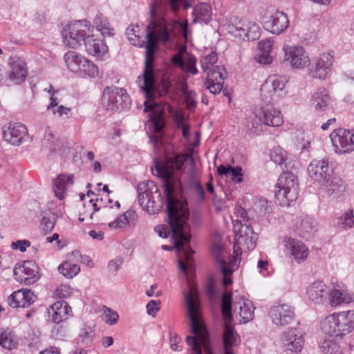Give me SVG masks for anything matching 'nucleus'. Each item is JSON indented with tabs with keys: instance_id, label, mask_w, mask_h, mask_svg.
<instances>
[{
	"instance_id": "obj_1",
	"label": "nucleus",
	"mask_w": 354,
	"mask_h": 354,
	"mask_svg": "<svg viewBox=\"0 0 354 354\" xmlns=\"http://www.w3.org/2000/svg\"><path fill=\"white\" fill-rule=\"evenodd\" d=\"M187 157L183 153L167 157L162 163L156 162L155 168L152 169V172L154 174L155 170L156 175L163 180L169 225V227L166 225H158L154 230L162 238H167L171 232L175 248L182 252L186 261L184 263L180 259L178 261L179 268L184 272L187 271V266H192L194 252L189 246L191 234L190 226L187 223L189 212L178 209L179 201L175 194L179 183L175 180L173 176L176 171L181 169Z\"/></svg>"
},
{
	"instance_id": "obj_2",
	"label": "nucleus",
	"mask_w": 354,
	"mask_h": 354,
	"mask_svg": "<svg viewBox=\"0 0 354 354\" xmlns=\"http://www.w3.org/2000/svg\"><path fill=\"white\" fill-rule=\"evenodd\" d=\"M172 29V25L163 19L151 20L146 27L147 44L145 45V70L142 74L144 85L141 88L147 98L151 97L156 84L153 64L155 54L158 50V43L169 42L171 39Z\"/></svg>"
},
{
	"instance_id": "obj_3",
	"label": "nucleus",
	"mask_w": 354,
	"mask_h": 354,
	"mask_svg": "<svg viewBox=\"0 0 354 354\" xmlns=\"http://www.w3.org/2000/svg\"><path fill=\"white\" fill-rule=\"evenodd\" d=\"M187 317L190 320L191 332L194 336H187L185 341L192 354H214L211 346L209 333L200 313V301L198 293L190 288L185 295Z\"/></svg>"
},
{
	"instance_id": "obj_4",
	"label": "nucleus",
	"mask_w": 354,
	"mask_h": 354,
	"mask_svg": "<svg viewBox=\"0 0 354 354\" xmlns=\"http://www.w3.org/2000/svg\"><path fill=\"white\" fill-rule=\"evenodd\" d=\"M236 213L239 216L243 218L244 223L239 220L234 221V232L236 233L234 245V261L235 263L237 261H241V255L243 250H253L255 248L256 241L258 239L257 234L254 233L252 226L247 223L248 222V216L246 210L239 207L236 209Z\"/></svg>"
},
{
	"instance_id": "obj_5",
	"label": "nucleus",
	"mask_w": 354,
	"mask_h": 354,
	"mask_svg": "<svg viewBox=\"0 0 354 354\" xmlns=\"http://www.w3.org/2000/svg\"><path fill=\"white\" fill-rule=\"evenodd\" d=\"M254 306L251 301L242 296L236 297L232 304V294L230 292L223 293L221 298V313L225 322L232 321V310L235 315L240 317V322L247 323L254 315Z\"/></svg>"
},
{
	"instance_id": "obj_6",
	"label": "nucleus",
	"mask_w": 354,
	"mask_h": 354,
	"mask_svg": "<svg viewBox=\"0 0 354 354\" xmlns=\"http://www.w3.org/2000/svg\"><path fill=\"white\" fill-rule=\"evenodd\" d=\"M322 331L332 337H342L354 329V310L342 311L327 316L322 322Z\"/></svg>"
},
{
	"instance_id": "obj_7",
	"label": "nucleus",
	"mask_w": 354,
	"mask_h": 354,
	"mask_svg": "<svg viewBox=\"0 0 354 354\" xmlns=\"http://www.w3.org/2000/svg\"><path fill=\"white\" fill-rule=\"evenodd\" d=\"M137 192L140 205L149 214H158L162 209L165 201L153 181L139 183Z\"/></svg>"
},
{
	"instance_id": "obj_8",
	"label": "nucleus",
	"mask_w": 354,
	"mask_h": 354,
	"mask_svg": "<svg viewBox=\"0 0 354 354\" xmlns=\"http://www.w3.org/2000/svg\"><path fill=\"white\" fill-rule=\"evenodd\" d=\"M275 199L281 206H290L299 196V184L297 176L290 171L283 172L278 178Z\"/></svg>"
},
{
	"instance_id": "obj_9",
	"label": "nucleus",
	"mask_w": 354,
	"mask_h": 354,
	"mask_svg": "<svg viewBox=\"0 0 354 354\" xmlns=\"http://www.w3.org/2000/svg\"><path fill=\"white\" fill-rule=\"evenodd\" d=\"M335 57L332 52H324L309 59L308 75L315 80H325L333 70Z\"/></svg>"
},
{
	"instance_id": "obj_10",
	"label": "nucleus",
	"mask_w": 354,
	"mask_h": 354,
	"mask_svg": "<svg viewBox=\"0 0 354 354\" xmlns=\"http://www.w3.org/2000/svg\"><path fill=\"white\" fill-rule=\"evenodd\" d=\"M91 26L87 20L76 21L62 30L64 42L72 48L79 47L91 34Z\"/></svg>"
},
{
	"instance_id": "obj_11",
	"label": "nucleus",
	"mask_w": 354,
	"mask_h": 354,
	"mask_svg": "<svg viewBox=\"0 0 354 354\" xmlns=\"http://www.w3.org/2000/svg\"><path fill=\"white\" fill-rule=\"evenodd\" d=\"M102 102L108 111L124 109L130 104V97L125 89L111 86L104 88Z\"/></svg>"
},
{
	"instance_id": "obj_12",
	"label": "nucleus",
	"mask_w": 354,
	"mask_h": 354,
	"mask_svg": "<svg viewBox=\"0 0 354 354\" xmlns=\"http://www.w3.org/2000/svg\"><path fill=\"white\" fill-rule=\"evenodd\" d=\"M285 82L279 77L270 76L261 85L260 91L263 103H275L286 95Z\"/></svg>"
},
{
	"instance_id": "obj_13",
	"label": "nucleus",
	"mask_w": 354,
	"mask_h": 354,
	"mask_svg": "<svg viewBox=\"0 0 354 354\" xmlns=\"http://www.w3.org/2000/svg\"><path fill=\"white\" fill-rule=\"evenodd\" d=\"M281 62L292 68L303 69L309 63V56L305 49L300 46L284 45Z\"/></svg>"
},
{
	"instance_id": "obj_14",
	"label": "nucleus",
	"mask_w": 354,
	"mask_h": 354,
	"mask_svg": "<svg viewBox=\"0 0 354 354\" xmlns=\"http://www.w3.org/2000/svg\"><path fill=\"white\" fill-rule=\"evenodd\" d=\"M330 138L337 154L350 153L354 151V133L345 129H337L330 133Z\"/></svg>"
},
{
	"instance_id": "obj_15",
	"label": "nucleus",
	"mask_w": 354,
	"mask_h": 354,
	"mask_svg": "<svg viewBox=\"0 0 354 354\" xmlns=\"http://www.w3.org/2000/svg\"><path fill=\"white\" fill-rule=\"evenodd\" d=\"M15 279L26 285L35 283L39 279V267L35 261H26L21 265L17 264L14 268Z\"/></svg>"
},
{
	"instance_id": "obj_16",
	"label": "nucleus",
	"mask_w": 354,
	"mask_h": 354,
	"mask_svg": "<svg viewBox=\"0 0 354 354\" xmlns=\"http://www.w3.org/2000/svg\"><path fill=\"white\" fill-rule=\"evenodd\" d=\"M274 103H263L255 112V116L260 122L270 127H279L283 122L281 111L273 106Z\"/></svg>"
},
{
	"instance_id": "obj_17",
	"label": "nucleus",
	"mask_w": 354,
	"mask_h": 354,
	"mask_svg": "<svg viewBox=\"0 0 354 354\" xmlns=\"http://www.w3.org/2000/svg\"><path fill=\"white\" fill-rule=\"evenodd\" d=\"M269 316L273 324L284 326L292 323L295 317V310L288 304H278L269 310Z\"/></svg>"
},
{
	"instance_id": "obj_18",
	"label": "nucleus",
	"mask_w": 354,
	"mask_h": 354,
	"mask_svg": "<svg viewBox=\"0 0 354 354\" xmlns=\"http://www.w3.org/2000/svg\"><path fill=\"white\" fill-rule=\"evenodd\" d=\"M259 27L255 24H249L242 19L228 26V32L234 37L255 40L259 37Z\"/></svg>"
},
{
	"instance_id": "obj_19",
	"label": "nucleus",
	"mask_w": 354,
	"mask_h": 354,
	"mask_svg": "<svg viewBox=\"0 0 354 354\" xmlns=\"http://www.w3.org/2000/svg\"><path fill=\"white\" fill-rule=\"evenodd\" d=\"M281 339L284 348L292 353H299L304 348V335L297 328H289L288 331L283 333Z\"/></svg>"
},
{
	"instance_id": "obj_20",
	"label": "nucleus",
	"mask_w": 354,
	"mask_h": 354,
	"mask_svg": "<svg viewBox=\"0 0 354 354\" xmlns=\"http://www.w3.org/2000/svg\"><path fill=\"white\" fill-rule=\"evenodd\" d=\"M263 24L264 28L271 33L279 35L288 28L289 20L286 13L277 10L268 17L264 18Z\"/></svg>"
},
{
	"instance_id": "obj_21",
	"label": "nucleus",
	"mask_w": 354,
	"mask_h": 354,
	"mask_svg": "<svg viewBox=\"0 0 354 354\" xmlns=\"http://www.w3.org/2000/svg\"><path fill=\"white\" fill-rule=\"evenodd\" d=\"M308 171L310 177L318 182H324L334 174L328 160H313L308 167Z\"/></svg>"
},
{
	"instance_id": "obj_22",
	"label": "nucleus",
	"mask_w": 354,
	"mask_h": 354,
	"mask_svg": "<svg viewBox=\"0 0 354 354\" xmlns=\"http://www.w3.org/2000/svg\"><path fill=\"white\" fill-rule=\"evenodd\" d=\"M72 308L64 300L55 302L48 310V319L55 324H59L72 316Z\"/></svg>"
},
{
	"instance_id": "obj_23",
	"label": "nucleus",
	"mask_w": 354,
	"mask_h": 354,
	"mask_svg": "<svg viewBox=\"0 0 354 354\" xmlns=\"http://www.w3.org/2000/svg\"><path fill=\"white\" fill-rule=\"evenodd\" d=\"M26 133V127L21 123L10 122L3 129L4 140L14 145H19Z\"/></svg>"
},
{
	"instance_id": "obj_24",
	"label": "nucleus",
	"mask_w": 354,
	"mask_h": 354,
	"mask_svg": "<svg viewBox=\"0 0 354 354\" xmlns=\"http://www.w3.org/2000/svg\"><path fill=\"white\" fill-rule=\"evenodd\" d=\"M286 250L298 263L305 261L308 256V248L304 243L291 237H286L283 240Z\"/></svg>"
},
{
	"instance_id": "obj_25",
	"label": "nucleus",
	"mask_w": 354,
	"mask_h": 354,
	"mask_svg": "<svg viewBox=\"0 0 354 354\" xmlns=\"http://www.w3.org/2000/svg\"><path fill=\"white\" fill-rule=\"evenodd\" d=\"M329 290L326 283L317 280L309 284L306 288V295L315 304H321L328 297Z\"/></svg>"
},
{
	"instance_id": "obj_26",
	"label": "nucleus",
	"mask_w": 354,
	"mask_h": 354,
	"mask_svg": "<svg viewBox=\"0 0 354 354\" xmlns=\"http://www.w3.org/2000/svg\"><path fill=\"white\" fill-rule=\"evenodd\" d=\"M35 295L30 290H20L12 293L8 298V303L12 308H27L35 301Z\"/></svg>"
},
{
	"instance_id": "obj_27",
	"label": "nucleus",
	"mask_w": 354,
	"mask_h": 354,
	"mask_svg": "<svg viewBox=\"0 0 354 354\" xmlns=\"http://www.w3.org/2000/svg\"><path fill=\"white\" fill-rule=\"evenodd\" d=\"M224 354H235L233 348L241 344V338L230 323L225 322L223 333Z\"/></svg>"
},
{
	"instance_id": "obj_28",
	"label": "nucleus",
	"mask_w": 354,
	"mask_h": 354,
	"mask_svg": "<svg viewBox=\"0 0 354 354\" xmlns=\"http://www.w3.org/2000/svg\"><path fill=\"white\" fill-rule=\"evenodd\" d=\"M10 67L9 80L17 85L24 82L28 73L25 62L19 57L12 58L10 59Z\"/></svg>"
},
{
	"instance_id": "obj_29",
	"label": "nucleus",
	"mask_w": 354,
	"mask_h": 354,
	"mask_svg": "<svg viewBox=\"0 0 354 354\" xmlns=\"http://www.w3.org/2000/svg\"><path fill=\"white\" fill-rule=\"evenodd\" d=\"M323 183H324V189L328 197L337 198L346 191L345 183L334 174Z\"/></svg>"
},
{
	"instance_id": "obj_30",
	"label": "nucleus",
	"mask_w": 354,
	"mask_h": 354,
	"mask_svg": "<svg viewBox=\"0 0 354 354\" xmlns=\"http://www.w3.org/2000/svg\"><path fill=\"white\" fill-rule=\"evenodd\" d=\"M84 44L86 52L91 55L100 57L107 51V46L103 39L95 38L93 35L87 36Z\"/></svg>"
},
{
	"instance_id": "obj_31",
	"label": "nucleus",
	"mask_w": 354,
	"mask_h": 354,
	"mask_svg": "<svg viewBox=\"0 0 354 354\" xmlns=\"http://www.w3.org/2000/svg\"><path fill=\"white\" fill-rule=\"evenodd\" d=\"M330 97L324 88H318L312 95L310 105L317 111H324L330 104Z\"/></svg>"
},
{
	"instance_id": "obj_32",
	"label": "nucleus",
	"mask_w": 354,
	"mask_h": 354,
	"mask_svg": "<svg viewBox=\"0 0 354 354\" xmlns=\"http://www.w3.org/2000/svg\"><path fill=\"white\" fill-rule=\"evenodd\" d=\"M219 176H225L230 178L235 183H240L243 181V174L241 167H232L231 165H221L217 168Z\"/></svg>"
},
{
	"instance_id": "obj_33",
	"label": "nucleus",
	"mask_w": 354,
	"mask_h": 354,
	"mask_svg": "<svg viewBox=\"0 0 354 354\" xmlns=\"http://www.w3.org/2000/svg\"><path fill=\"white\" fill-rule=\"evenodd\" d=\"M137 218L136 212L133 209H129L109 223V227L111 229H121L136 221Z\"/></svg>"
},
{
	"instance_id": "obj_34",
	"label": "nucleus",
	"mask_w": 354,
	"mask_h": 354,
	"mask_svg": "<svg viewBox=\"0 0 354 354\" xmlns=\"http://www.w3.org/2000/svg\"><path fill=\"white\" fill-rule=\"evenodd\" d=\"M73 175L66 176L65 174H60L57 178L54 180V192L55 196L59 199L64 198V192L69 184H73Z\"/></svg>"
},
{
	"instance_id": "obj_35",
	"label": "nucleus",
	"mask_w": 354,
	"mask_h": 354,
	"mask_svg": "<svg viewBox=\"0 0 354 354\" xmlns=\"http://www.w3.org/2000/svg\"><path fill=\"white\" fill-rule=\"evenodd\" d=\"M64 59L68 68L77 73L85 57L75 51H69L64 55Z\"/></svg>"
},
{
	"instance_id": "obj_36",
	"label": "nucleus",
	"mask_w": 354,
	"mask_h": 354,
	"mask_svg": "<svg viewBox=\"0 0 354 354\" xmlns=\"http://www.w3.org/2000/svg\"><path fill=\"white\" fill-rule=\"evenodd\" d=\"M193 15L195 16V21L207 24L212 19L210 6L207 3H201L195 6Z\"/></svg>"
},
{
	"instance_id": "obj_37",
	"label": "nucleus",
	"mask_w": 354,
	"mask_h": 354,
	"mask_svg": "<svg viewBox=\"0 0 354 354\" xmlns=\"http://www.w3.org/2000/svg\"><path fill=\"white\" fill-rule=\"evenodd\" d=\"M330 304L332 306L353 301L351 296L344 290L333 288L329 291Z\"/></svg>"
},
{
	"instance_id": "obj_38",
	"label": "nucleus",
	"mask_w": 354,
	"mask_h": 354,
	"mask_svg": "<svg viewBox=\"0 0 354 354\" xmlns=\"http://www.w3.org/2000/svg\"><path fill=\"white\" fill-rule=\"evenodd\" d=\"M82 77H95L98 75V68L92 62L86 58L82 61V64L76 73Z\"/></svg>"
},
{
	"instance_id": "obj_39",
	"label": "nucleus",
	"mask_w": 354,
	"mask_h": 354,
	"mask_svg": "<svg viewBox=\"0 0 354 354\" xmlns=\"http://www.w3.org/2000/svg\"><path fill=\"white\" fill-rule=\"evenodd\" d=\"M94 337V330L90 326H85L80 329L76 342L77 344L82 346H89L93 342Z\"/></svg>"
},
{
	"instance_id": "obj_40",
	"label": "nucleus",
	"mask_w": 354,
	"mask_h": 354,
	"mask_svg": "<svg viewBox=\"0 0 354 354\" xmlns=\"http://www.w3.org/2000/svg\"><path fill=\"white\" fill-rule=\"evenodd\" d=\"M58 271L65 277L72 279L80 271V267L76 263L66 261L58 266Z\"/></svg>"
},
{
	"instance_id": "obj_41",
	"label": "nucleus",
	"mask_w": 354,
	"mask_h": 354,
	"mask_svg": "<svg viewBox=\"0 0 354 354\" xmlns=\"http://www.w3.org/2000/svg\"><path fill=\"white\" fill-rule=\"evenodd\" d=\"M181 92L185 97L187 109L189 111L193 112L197 106V95L196 92L192 90H189L186 84L181 87Z\"/></svg>"
},
{
	"instance_id": "obj_42",
	"label": "nucleus",
	"mask_w": 354,
	"mask_h": 354,
	"mask_svg": "<svg viewBox=\"0 0 354 354\" xmlns=\"http://www.w3.org/2000/svg\"><path fill=\"white\" fill-rule=\"evenodd\" d=\"M205 73H207V80L223 82L224 80L227 77V72L223 66H214L208 69Z\"/></svg>"
},
{
	"instance_id": "obj_43",
	"label": "nucleus",
	"mask_w": 354,
	"mask_h": 354,
	"mask_svg": "<svg viewBox=\"0 0 354 354\" xmlns=\"http://www.w3.org/2000/svg\"><path fill=\"white\" fill-rule=\"evenodd\" d=\"M62 143V140L55 139L53 134L50 131H46L43 145L49 149L50 153H55L60 150Z\"/></svg>"
},
{
	"instance_id": "obj_44",
	"label": "nucleus",
	"mask_w": 354,
	"mask_h": 354,
	"mask_svg": "<svg viewBox=\"0 0 354 354\" xmlns=\"http://www.w3.org/2000/svg\"><path fill=\"white\" fill-rule=\"evenodd\" d=\"M319 348L323 354H342V348L333 339H324Z\"/></svg>"
},
{
	"instance_id": "obj_45",
	"label": "nucleus",
	"mask_w": 354,
	"mask_h": 354,
	"mask_svg": "<svg viewBox=\"0 0 354 354\" xmlns=\"http://www.w3.org/2000/svg\"><path fill=\"white\" fill-rule=\"evenodd\" d=\"M0 345L7 350L12 349L15 345L12 333L3 328H0Z\"/></svg>"
},
{
	"instance_id": "obj_46",
	"label": "nucleus",
	"mask_w": 354,
	"mask_h": 354,
	"mask_svg": "<svg viewBox=\"0 0 354 354\" xmlns=\"http://www.w3.org/2000/svg\"><path fill=\"white\" fill-rule=\"evenodd\" d=\"M218 61V56L216 52L211 51L209 53L205 55L200 60L202 70L206 72L211 67L214 66V64Z\"/></svg>"
},
{
	"instance_id": "obj_47",
	"label": "nucleus",
	"mask_w": 354,
	"mask_h": 354,
	"mask_svg": "<svg viewBox=\"0 0 354 354\" xmlns=\"http://www.w3.org/2000/svg\"><path fill=\"white\" fill-rule=\"evenodd\" d=\"M286 157V152L280 147H273L270 152V159L277 165H282Z\"/></svg>"
},
{
	"instance_id": "obj_48",
	"label": "nucleus",
	"mask_w": 354,
	"mask_h": 354,
	"mask_svg": "<svg viewBox=\"0 0 354 354\" xmlns=\"http://www.w3.org/2000/svg\"><path fill=\"white\" fill-rule=\"evenodd\" d=\"M139 32V26L137 25H131L129 26L126 30V35L127 36L128 39L131 42V44L134 46L140 45L139 44L140 41V35L138 34Z\"/></svg>"
},
{
	"instance_id": "obj_49",
	"label": "nucleus",
	"mask_w": 354,
	"mask_h": 354,
	"mask_svg": "<svg viewBox=\"0 0 354 354\" xmlns=\"http://www.w3.org/2000/svg\"><path fill=\"white\" fill-rule=\"evenodd\" d=\"M196 58L193 55H189L187 58L186 61H185V64L181 68L184 72L196 75L198 73V70L196 67Z\"/></svg>"
},
{
	"instance_id": "obj_50",
	"label": "nucleus",
	"mask_w": 354,
	"mask_h": 354,
	"mask_svg": "<svg viewBox=\"0 0 354 354\" xmlns=\"http://www.w3.org/2000/svg\"><path fill=\"white\" fill-rule=\"evenodd\" d=\"M102 317L105 323L109 325H113L118 321L119 315L115 311L106 308L103 312Z\"/></svg>"
},
{
	"instance_id": "obj_51",
	"label": "nucleus",
	"mask_w": 354,
	"mask_h": 354,
	"mask_svg": "<svg viewBox=\"0 0 354 354\" xmlns=\"http://www.w3.org/2000/svg\"><path fill=\"white\" fill-rule=\"evenodd\" d=\"M55 218L50 216H44L41 221V227L45 234L51 232L55 227Z\"/></svg>"
},
{
	"instance_id": "obj_52",
	"label": "nucleus",
	"mask_w": 354,
	"mask_h": 354,
	"mask_svg": "<svg viewBox=\"0 0 354 354\" xmlns=\"http://www.w3.org/2000/svg\"><path fill=\"white\" fill-rule=\"evenodd\" d=\"M223 82L207 80L205 82V86L207 89L212 94L219 93L223 88Z\"/></svg>"
},
{
	"instance_id": "obj_53",
	"label": "nucleus",
	"mask_w": 354,
	"mask_h": 354,
	"mask_svg": "<svg viewBox=\"0 0 354 354\" xmlns=\"http://www.w3.org/2000/svg\"><path fill=\"white\" fill-rule=\"evenodd\" d=\"M170 347L174 351H180L183 349L181 338L176 334L170 332Z\"/></svg>"
},
{
	"instance_id": "obj_54",
	"label": "nucleus",
	"mask_w": 354,
	"mask_h": 354,
	"mask_svg": "<svg viewBox=\"0 0 354 354\" xmlns=\"http://www.w3.org/2000/svg\"><path fill=\"white\" fill-rule=\"evenodd\" d=\"M255 61L261 65H268L272 63L273 58L269 53L259 51L255 57Z\"/></svg>"
},
{
	"instance_id": "obj_55",
	"label": "nucleus",
	"mask_w": 354,
	"mask_h": 354,
	"mask_svg": "<svg viewBox=\"0 0 354 354\" xmlns=\"http://www.w3.org/2000/svg\"><path fill=\"white\" fill-rule=\"evenodd\" d=\"M160 300H150L147 305V313L154 317L160 310Z\"/></svg>"
},
{
	"instance_id": "obj_56",
	"label": "nucleus",
	"mask_w": 354,
	"mask_h": 354,
	"mask_svg": "<svg viewBox=\"0 0 354 354\" xmlns=\"http://www.w3.org/2000/svg\"><path fill=\"white\" fill-rule=\"evenodd\" d=\"M30 246V241L28 240H17L11 244V248L13 250H18L21 252L26 250Z\"/></svg>"
},
{
	"instance_id": "obj_57",
	"label": "nucleus",
	"mask_w": 354,
	"mask_h": 354,
	"mask_svg": "<svg viewBox=\"0 0 354 354\" xmlns=\"http://www.w3.org/2000/svg\"><path fill=\"white\" fill-rule=\"evenodd\" d=\"M123 258L118 257L115 259L110 261L108 263V268L110 272L116 273L123 263Z\"/></svg>"
},
{
	"instance_id": "obj_58",
	"label": "nucleus",
	"mask_w": 354,
	"mask_h": 354,
	"mask_svg": "<svg viewBox=\"0 0 354 354\" xmlns=\"http://www.w3.org/2000/svg\"><path fill=\"white\" fill-rule=\"evenodd\" d=\"M273 41L269 39H263L259 42V51L271 53Z\"/></svg>"
},
{
	"instance_id": "obj_59",
	"label": "nucleus",
	"mask_w": 354,
	"mask_h": 354,
	"mask_svg": "<svg viewBox=\"0 0 354 354\" xmlns=\"http://www.w3.org/2000/svg\"><path fill=\"white\" fill-rule=\"evenodd\" d=\"M342 224L349 227L354 226V211L346 212L342 217Z\"/></svg>"
},
{
	"instance_id": "obj_60",
	"label": "nucleus",
	"mask_w": 354,
	"mask_h": 354,
	"mask_svg": "<svg viewBox=\"0 0 354 354\" xmlns=\"http://www.w3.org/2000/svg\"><path fill=\"white\" fill-rule=\"evenodd\" d=\"M101 203L102 202V198H100L99 199L98 198H97L95 199V201H94L93 199H91L89 201V203L92 204V206L93 207V212H98L100 209H101L102 208H104L106 212H109L111 211V209L113 208V206H109V207H107L106 205H104L102 206L101 204H100L99 203Z\"/></svg>"
},
{
	"instance_id": "obj_61",
	"label": "nucleus",
	"mask_w": 354,
	"mask_h": 354,
	"mask_svg": "<svg viewBox=\"0 0 354 354\" xmlns=\"http://www.w3.org/2000/svg\"><path fill=\"white\" fill-rule=\"evenodd\" d=\"M52 336L56 339H62L66 337V335L62 326H55L52 330Z\"/></svg>"
},
{
	"instance_id": "obj_62",
	"label": "nucleus",
	"mask_w": 354,
	"mask_h": 354,
	"mask_svg": "<svg viewBox=\"0 0 354 354\" xmlns=\"http://www.w3.org/2000/svg\"><path fill=\"white\" fill-rule=\"evenodd\" d=\"M95 26L97 28V29L98 30V25H100V24L102 23V28H109V26H111L108 19L104 17L102 14L96 16V17L95 18Z\"/></svg>"
},
{
	"instance_id": "obj_63",
	"label": "nucleus",
	"mask_w": 354,
	"mask_h": 354,
	"mask_svg": "<svg viewBox=\"0 0 354 354\" xmlns=\"http://www.w3.org/2000/svg\"><path fill=\"white\" fill-rule=\"evenodd\" d=\"M150 120L153 124L154 131L157 133H160L165 127V124L162 120L159 118H153V117H151Z\"/></svg>"
},
{
	"instance_id": "obj_64",
	"label": "nucleus",
	"mask_w": 354,
	"mask_h": 354,
	"mask_svg": "<svg viewBox=\"0 0 354 354\" xmlns=\"http://www.w3.org/2000/svg\"><path fill=\"white\" fill-rule=\"evenodd\" d=\"M196 192L198 196V201L200 202H203L205 200V193L203 186L199 183H196L194 185Z\"/></svg>"
}]
</instances>
